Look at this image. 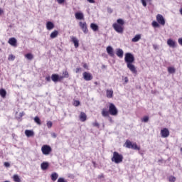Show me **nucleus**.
I'll use <instances>...</instances> for the list:
<instances>
[{
  "label": "nucleus",
  "mask_w": 182,
  "mask_h": 182,
  "mask_svg": "<svg viewBox=\"0 0 182 182\" xmlns=\"http://www.w3.org/2000/svg\"><path fill=\"white\" fill-rule=\"evenodd\" d=\"M46 80L47 82H50V76H47V77H46Z\"/></svg>",
  "instance_id": "47"
},
{
  "label": "nucleus",
  "mask_w": 182,
  "mask_h": 182,
  "mask_svg": "<svg viewBox=\"0 0 182 182\" xmlns=\"http://www.w3.org/2000/svg\"><path fill=\"white\" fill-rule=\"evenodd\" d=\"M25 134L27 137H33V136H35V132L32 130L26 129L25 131Z\"/></svg>",
  "instance_id": "16"
},
{
  "label": "nucleus",
  "mask_w": 182,
  "mask_h": 182,
  "mask_svg": "<svg viewBox=\"0 0 182 182\" xmlns=\"http://www.w3.org/2000/svg\"><path fill=\"white\" fill-rule=\"evenodd\" d=\"M58 177H59V175L58 174V173L56 172H53L52 174H51V180L53 181H56V180H58Z\"/></svg>",
  "instance_id": "27"
},
{
  "label": "nucleus",
  "mask_w": 182,
  "mask_h": 182,
  "mask_svg": "<svg viewBox=\"0 0 182 182\" xmlns=\"http://www.w3.org/2000/svg\"><path fill=\"white\" fill-rule=\"evenodd\" d=\"M141 39V34H136L132 39V42H139Z\"/></svg>",
  "instance_id": "22"
},
{
  "label": "nucleus",
  "mask_w": 182,
  "mask_h": 182,
  "mask_svg": "<svg viewBox=\"0 0 182 182\" xmlns=\"http://www.w3.org/2000/svg\"><path fill=\"white\" fill-rule=\"evenodd\" d=\"M51 136H52V137H53L54 139H56V137H57V135H56L55 133H52V134H51Z\"/></svg>",
  "instance_id": "48"
},
{
  "label": "nucleus",
  "mask_w": 182,
  "mask_h": 182,
  "mask_svg": "<svg viewBox=\"0 0 182 182\" xmlns=\"http://www.w3.org/2000/svg\"><path fill=\"white\" fill-rule=\"evenodd\" d=\"M123 159L124 157L122 154H119L117 151H114L111 160L112 163H115V164H120V163H123Z\"/></svg>",
  "instance_id": "3"
},
{
  "label": "nucleus",
  "mask_w": 182,
  "mask_h": 182,
  "mask_svg": "<svg viewBox=\"0 0 182 182\" xmlns=\"http://www.w3.org/2000/svg\"><path fill=\"white\" fill-rule=\"evenodd\" d=\"M168 73H176V69L174 68V67H168Z\"/></svg>",
  "instance_id": "33"
},
{
  "label": "nucleus",
  "mask_w": 182,
  "mask_h": 182,
  "mask_svg": "<svg viewBox=\"0 0 182 182\" xmlns=\"http://www.w3.org/2000/svg\"><path fill=\"white\" fill-rule=\"evenodd\" d=\"M124 82H125V83H128L129 82V78L127 77H124Z\"/></svg>",
  "instance_id": "49"
},
{
  "label": "nucleus",
  "mask_w": 182,
  "mask_h": 182,
  "mask_svg": "<svg viewBox=\"0 0 182 182\" xmlns=\"http://www.w3.org/2000/svg\"><path fill=\"white\" fill-rule=\"evenodd\" d=\"M109 114L110 112L107 111V109L106 108L102 109V115L103 116V117H109Z\"/></svg>",
  "instance_id": "24"
},
{
  "label": "nucleus",
  "mask_w": 182,
  "mask_h": 182,
  "mask_svg": "<svg viewBox=\"0 0 182 182\" xmlns=\"http://www.w3.org/2000/svg\"><path fill=\"white\" fill-rule=\"evenodd\" d=\"M127 149H132V150H140V146H137V144L133 143L129 140H127L126 143Z\"/></svg>",
  "instance_id": "4"
},
{
  "label": "nucleus",
  "mask_w": 182,
  "mask_h": 182,
  "mask_svg": "<svg viewBox=\"0 0 182 182\" xmlns=\"http://www.w3.org/2000/svg\"><path fill=\"white\" fill-rule=\"evenodd\" d=\"M83 68H85V69H87V64H86V63L84 64L83 65Z\"/></svg>",
  "instance_id": "52"
},
{
  "label": "nucleus",
  "mask_w": 182,
  "mask_h": 182,
  "mask_svg": "<svg viewBox=\"0 0 182 182\" xmlns=\"http://www.w3.org/2000/svg\"><path fill=\"white\" fill-rule=\"evenodd\" d=\"M63 79H65L63 75L62 76L58 75V82H61V80H63Z\"/></svg>",
  "instance_id": "43"
},
{
  "label": "nucleus",
  "mask_w": 182,
  "mask_h": 182,
  "mask_svg": "<svg viewBox=\"0 0 182 182\" xmlns=\"http://www.w3.org/2000/svg\"><path fill=\"white\" fill-rule=\"evenodd\" d=\"M109 112L111 116H117L118 113L117 108H116V106L113 103L109 104Z\"/></svg>",
  "instance_id": "7"
},
{
  "label": "nucleus",
  "mask_w": 182,
  "mask_h": 182,
  "mask_svg": "<svg viewBox=\"0 0 182 182\" xmlns=\"http://www.w3.org/2000/svg\"><path fill=\"white\" fill-rule=\"evenodd\" d=\"M51 80H53V82H54L55 83L59 82V75L58 74H53L51 75Z\"/></svg>",
  "instance_id": "21"
},
{
  "label": "nucleus",
  "mask_w": 182,
  "mask_h": 182,
  "mask_svg": "<svg viewBox=\"0 0 182 182\" xmlns=\"http://www.w3.org/2000/svg\"><path fill=\"white\" fill-rule=\"evenodd\" d=\"M79 26L82 29L83 33H85V35L89 33V29H87V23H86V21H80Z\"/></svg>",
  "instance_id": "6"
},
{
  "label": "nucleus",
  "mask_w": 182,
  "mask_h": 182,
  "mask_svg": "<svg viewBox=\"0 0 182 182\" xmlns=\"http://www.w3.org/2000/svg\"><path fill=\"white\" fill-rule=\"evenodd\" d=\"M8 59H9V60H15V55L11 54L9 55Z\"/></svg>",
  "instance_id": "39"
},
{
  "label": "nucleus",
  "mask_w": 182,
  "mask_h": 182,
  "mask_svg": "<svg viewBox=\"0 0 182 182\" xmlns=\"http://www.w3.org/2000/svg\"><path fill=\"white\" fill-rule=\"evenodd\" d=\"M167 45L170 46V48H176L177 43L174 41V40L169 38L167 40Z\"/></svg>",
  "instance_id": "12"
},
{
  "label": "nucleus",
  "mask_w": 182,
  "mask_h": 182,
  "mask_svg": "<svg viewBox=\"0 0 182 182\" xmlns=\"http://www.w3.org/2000/svg\"><path fill=\"white\" fill-rule=\"evenodd\" d=\"M4 167H11V164L9 162H4Z\"/></svg>",
  "instance_id": "41"
},
{
  "label": "nucleus",
  "mask_w": 182,
  "mask_h": 182,
  "mask_svg": "<svg viewBox=\"0 0 182 182\" xmlns=\"http://www.w3.org/2000/svg\"><path fill=\"white\" fill-rule=\"evenodd\" d=\"M161 137H164L166 139V137H168L170 136V131H168V129L167 128H164L163 129L161 130Z\"/></svg>",
  "instance_id": "10"
},
{
  "label": "nucleus",
  "mask_w": 182,
  "mask_h": 182,
  "mask_svg": "<svg viewBox=\"0 0 182 182\" xmlns=\"http://www.w3.org/2000/svg\"><path fill=\"white\" fill-rule=\"evenodd\" d=\"M34 122L37 123V124H41V119L38 117H34Z\"/></svg>",
  "instance_id": "36"
},
{
  "label": "nucleus",
  "mask_w": 182,
  "mask_h": 182,
  "mask_svg": "<svg viewBox=\"0 0 182 182\" xmlns=\"http://www.w3.org/2000/svg\"><path fill=\"white\" fill-rule=\"evenodd\" d=\"M2 14H4V10L0 9V15H2Z\"/></svg>",
  "instance_id": "54"
},
{
  "label": "nucleus",
  "mask_w": 182,
  "mask_h": 182,
  "mask_svg": "<svg viewBox=\"0 0 182 182\" xmlns=\"http://www.w3.org/2000/svg\"><path fill=\"white\" fill-rule=\"evenodd\" d=\"M58 182H68L63 178H59Z\"/></svg>",
  "instance_id": "44"
},
{
  "label": "nucleus",
  "mask_w": 182,
  "mask_h": 182,
  "mask_svg": "<svg viewBox=\"0 0 182 182\" xmlns=\"http://www.w3.org/2000/svg\"><path fill=\"white\" fill-rule=\"evenodd\" d=\"M141 122L144 123H147L149 122V116H145L141 119Z\"/></svg>",
  "instance_id": "35"
},
{
  "label": "nucleus",
  "mask_w": 182,
  "mask_h": 182,
  "mask_svg": "<svg viewBox=\"0 0 182 182\" xmlns=\"http://www.w3.org/2000/svg\"><path fill=\"white\" fill-rule=\"evenodd\" d=\"M124 52H123V50L121 48H117V51H116V55L117 56H118V58H119L120 59H122V58H123V55H124Z\"/></svg>",
  "instance_id": "15"
},
{
  "label": "nucleus",
  "mask_w": 182,
  "mask_h": 182,
  "mask_svg": "<svg viewBox=\"0 0 182 182\" xmlns=\"http://www.w3.org/2000/svg\"><path fill=\"white\" fill-rule=\"evenodd\" d=\"M63 76H64L65 78L69 77V73L68 72V70H64L63 72Z\"/></svg>",
  "instance_id": "34"
},
{
  "label": "nucleus",
  "mask_w": 182,
  "mask_h": 182,
  "mask_svg": "<svg viewBox=\"0 0 182 182\" xmlns=\"http://www.w3.org/2000/svg\"><path fill=\"white\" fill-rule=\"evenodd\" d=\"M58 35H59V31L55 30L50 33V37L51 38V39H55V38L58 37Z\"/></svg>",
  "instance_id": "25"
},
{
  "label": "nucleus",
  "mask_w": 182,
  "mask_h": 182,
  "mask_svg": "<svg viewBox=\"0 0 182 182\" xmlns=\"http://www.w3.org/2000/svg\"><path fill=\"white\" fill-rule=\"evenodd\" d=\"M79 105H80V102L79 100H75L73 102V105L75 106L76 107H77V106H79Z\"/></svg>",
  "instance_id": "40"
},
{
  "label": "nucleus",
  "mask_w": 182,
  "mask_h": 182,
  "mask_svg": "<svg viewBox=\"0 0 182 182\" xmlns=\"http://www.w3.org/2000/svg\"><path fill=\"white\" fill-rule=\"evenodd\" d=\"M154 48L156 49V47H155V46H154Z\"/></svg>",
  "instance_id": "57"
},
{
  "label": "nucleus",
  "mask_w": 182,
  "mask_h": 182,
  "mask_svg": "<svg viewBox=\"0 0 182 182\" xmlns=\"http://www.w3.org/2000/svg\"><path fill=\"white\" fill-rule=\"evenodd\" d=\"M25 58L28 60H32V59H33V55H32V53H27L25 55Z\"/></svg>",
  "instance_id": "30"
},
{
  "label": "nucleus",
  "mask_w": 182,
  "mask_h": 182,
  "mask_svg": "<svg viewBox=\"0 0 182 182\" xmlns=\"http://www.w3.org/2000/svg\"><path fill=\"white\" fill-rule=\"evenodd\" d=\"M13 179L15 182H21V178H19V176L18 175H14Z\"/></svg>",
  "instance_id": "32"
},
{
  "label": "nucleus",
  "mask_w": 182,
  "mask_h": 182,
  "mask_svg": "<svg viewBox=\"0 0 182 182\" xmlns=\"http://www.w3.org/2000/svg\"><path fill=\"white\" fill-rule=\"evenodd\" d=\"M181 152L182 153V147L181 148Z\"/></svg>",
  "instance_id": "56"
},
{
  "label": "nucleus",
  "mask_w": 182,
  "mask_h": 182,
  "mask_svg": "<svg viewBox=\"0 0 182 182\" xmlns=\"http://www.w3.org/2000/svg\"><path fill=\"white\" fill-rule=\"evenodd\" d=\"M58 4L60 5H62L65 2V0H57Z\"/></svg>",
  "instance_id": "46"
},
{
  "label": "nucleus",
  "mask_w": 182,
  "mask_h": 182,
  "mask_svg": "<svg viewBox=\"0 0 182 182\" xmlns=\"http://www.w3.org/2000/svg\"><path fill=\"white\" fill-rule=\"evenodd\" d=\"M71 41L74 43V46L75 48H79V40L77 39V38L72 36Z\"/></svg>",
  "instance_id": "13"
},
{
  "label": "nucleus",
  "mask_w": 182,
  "mask_h": 182,
  "mask_svg": "<svg viewBox=\"0 0 182 182\" xmlns=\"http://www.w3.org/2000/svg\"><path fill=\"white\" fill-rule=\"evenodd\" d=\"M0 96L1 97L5 98L6 97V91L4 89L0 90Z\"/></svg>",
  "instance_id": "28"
},
{
  "label": "nucleus",
  "mask_w": 182,
  "mask_h": 182,
  "mask_svg": "<svg viewBox=\"0 0 182 182\" xmlns=\"http://www.w3.org/2000/svg\"><path fill=\"white\" fill-rule=\"evenodd\" d=\"M141 2L143 6L146 7V6H147L146 2L150 4L151 2V0H141Z\"/></svg>",
  "instance_id": "31"
},
{
  "label": "nucleus",
  "mask_w": 182,
  "mask_h": 182,
  "mask_svg": "<svg viewBox=\"0 0 182 182\" xmlns=\"http://www.w3.org/2000/svg\"><path fill=\"white\" fill-rule=\"evenodd\" d=\"M75 19H77L78 21H82V19H84L85 18L83 13H81V12L75 13Z\"/></svg>",
  "instance_id": "14"
},
{
  "label": "nucleus",
  "mask_w": 182,
  "mask_h": 182,
  "mask_svg": "<svg viewBox=\"0 0 182 182\" xmlns=\"http://www.w3.org/2000/svg\"><path fill=\"white\" fill-rule=\"evenodd\" d=\"M80 70V68H76L75 72L76 73H78V72Z\"/></svg>",
  "instance_id": "53"
},
{
  "label": "nucleus",
  "mask_w": 182,
  "mask_h": 182,
  "mask_svg": "<svg viewBox=\"0 0 182 182\" xmlns=\"http://www.w3.org/2000/svg\"><path fill=\"white\" fill-rule=\"evenodd\" d=\"M156 21L159 25H161L162 26L166 25V19H164V17L161 14H158L156 16Z\"/></svg>",
  "instance_id": "8"
},
{
  "label": "nucleus",
  "mask_w": 182,
  "mask_h": 182,
  "mask_svg": "<svg viewBox=\"0 0 182 182\" xmlns=\"http://www.w3.org/2000/svg\"><path fill=\"white\" fill-rule=\"evenodd\" d=\"M53 126V123H52V121L47 122V127L48 129H50Z\"/></svg>",
  "instance_id": "38"
},
{
  "label": "nucleus",
  "mask_w": 182,
  "mask_h": 182,
  "mask_svg": "<svg viewBox=\"0 0 182 182\" xmlns=\"http://www.w3.org/2000/svg\"><path fill=\"white\" fill-rule=\"evenodd\" d=\"M124 25V21L122 18H118L117 23L112 24V28L117 32V33H123V31H124V27H123Z\"/></svg>",
  "instance_id": "2"
},
{
  "label": "nucleus",
  "mask_w": 182,
  "mask_h": 182,
  "mask_svg": "<svg viewBox=\"0 0 182 182\" xmlns=\"http://www.w3.org/2000/svg\"><path fill=\"white\" fill-rule=\"evenodd\" d=\"M83 79L86 80L87 82H89L90 80H92L93 79V75L87 72H84L82 74Z\"/></svg>",
  "instance_id": "9"
},
{
  "label": "nucleus",
  "mask_w": 182,
  "mask_h": 182,
  "mask_svg": "<svg viewBox=\"0 0 182 182\" xmlns=\"http://www.w3.org/2000/svg\"><path fill=\"white\" fill-rule=\"evenodd\" d=\"M41 151L44 156H49V154L52 153V147L49 145H43L41 147Z\"/></svg>",
  "instance_id": "5"
},
{
  "label": "nucleus",
  "mask_w": 182,
  "mask_h": 182,
  "mask_svg": "<svg viewBox=\"0 0 182 182\" xmlns=\"http://www.w3.org/2000/svg\"><path fill=\"white\" fill-rule=\"evenodd\" d=\"M16 43H17V41H16V38H11L9 39V43L11 46L16 47Z\"/></svg>",
  "instance_id": "18"
},
{
  "label": "nucleus",
  "mask_w": 182,
  "mask_h": 182,
  "mask_svg": "<svg viewBox=\"0 0 182 182\" xmlns=\"http://www.w3.org/2000/svg\"><path fill=\"white\" fill-rule=\"evenodd\" d=\"M153 28H160V24L159 21H154L151 23Z\"/></svg>",
  "instance_id": "29"
},
{
  "label": "nucleus",
  "mask_w": 182,
  "mask_h": 182,
  "mask_svg": "<svg viewBox=\"0 0 182 182\" xmlns=\"http://www.w3.org/2000/svg\"><path fill=\"white\" fill-rule=\"evenodd\" d=\"M90 4H95V0H87Z\"/></svg>",
  "instance_id": "51"
},
{
  "label": "nucleus",
  "mask_w": 182,
  "mask_h": 182,
  "mask_svg": "<svg viewBox=\"0 0 182 182\" xmlns=\"http://www.w3.org/2000/svg\"><path fill=\"white\" fill-rule=\"evenodd\" d=\"M105 177V176L103 175V173H101L100 175L98 176V178H103Z\"/></svg>",
  "instance_id": "50"
},
{
  "label": "nucleus",
  "mask_w": 182,
  "mask_h": 182,
  "mask_svg": "<svg viewBox=\"0 0 182 182\" xmlns=\"http://www.w3.org/2000/svg\"><path fill=\"white\" fill-rule=\"evenodd\" d=\"M90 28L94 32H97V31H99V26L95 23L90 24Z\"/></svg>",
  "instance_id": "20"
},
{
  "label": "nucleus",
  "mask_w": 182,
  "mask_h": 182,
  "mask_svg": "<svg viewBox=\"0 0 182 182\" xmlns=\"http://www.w3.org/2000/svg\"><path fill=\"white\" fill-rule=\"evenodd\" d=\"M92 126H94V127H99L100 124L97 122H95L92 123Z\"/></svg>",
  "instance_id": "42"
},
{
  "label": "nucleus",
  "mask_w": 182,
  "mask_h": 182,
  "mask_svg": "<svg viewBox=\"0 0 182 182\" xmlns=\"http://www.w3.org/2000/svg\"><path fill=\"white\" fill-rule=\"evenodd\" d=\"M178 43H179V45L182 46V38H179L178 39Z\"/></svg>",
  "instance_id": "45"
},
{
  "label": "nucleus",
  "mask_w": 182,
  "mask_h": 182,
  "mask_svg": "<svg viewBox=\"0 0 182 182\" xmlns=\"http://www.w3.org/2000/svg\"><path fill=\"white\" fill-rule=\"evenodd\" d=\"M109 122H113V120L112 119V117H109Z\"/></svg>",
  "instance_id": "55"
},
{
  "label": "nucleus",
  "mask_w": 182,
  "mask_h": 182,
  "mask_svg": "<svg viewBox=\"0 0 182 182\" xmlns=\"http://www.w3.org/2000/svg\"><path fill=\"white\" fill-rule=\"evenodd\" d=\"M53 28H55V24H53L52 21H48L46 23V28L48 29V31H52Z\"/></svg>",
  "instance_id": "17"
},
{
  "label": "nucleus",
  "mask_w": 182,
  "mask_h": 182,
  "mask_svg": "<svg viewBox=\"0 0 182 182\" xmlns=\"http://www.w3.org/2000/svg\"><path fill=\"white\" fill-rule=\"evenodd\" d=\"M79 117H80V122H86L87 119V116L85 112H81Z\"/></svg>",
  "instance_id": "19"
},
{
  "label": "nucleus",
  "mask_w": 182,
  "mask_h": 182,
  "mask_svg": "<svg viewBox=\"0 0 182 182\" xmlns=\"http://www.w3.org/2000/svg\"><path fill=\"white\" fill-rule=\"evenodd\" d=\"M106 95L108 99H112L113 97V90H107Z\"/></svg>",
  "instance_id": "23"
},
{
  "label": "nucleus",
  "mask_w": 182,
  "mask_h": 182,
  "mask_svg": "<svg viewBox=\"0 0 182 182\" xmlns=\"http://www.w3.org/2000/svg\"><path fill=\"white\" fill-rule=\"evenodd\" d=\"M124 62L127 63V67L132 73H137V69L133 64L134 63V55L130 53H127L124 57Z\"/></svg>",
  "instance_id": "1"
},
{
  "label": "nucleus",
  "mask_w": 182,
  "mask_h": 182,
  "mask_svg": "<svg viewBox=\"0 0 182 182\" xmlns=\"http://www.w3.org/2000/svg\"><path fill=\"white\" fill-rule=\"evenodd\" d=\"M107 53L111 57L114 58V50H113V47L109 46L107 47Z\"/></svg>",
  "instance_id": "11"
},
{
  "label": "nucleus",
  "mask_w": 182,
  "mask_h": 182,
  "mask_svg": "<svg viewBox=\"0 0 182 182\" xmlns=\"http://www.w3.org/2000/svg\"><path fill=\"white\" fill-rule=\"evenodd\" d=\"M42 170H47V168L49 167V163L48 162H43L41 165Z\"/></svg>",
  "instance_id": "26"
},
{
  "label": "nucleus",
  "mask_w": 182,
  "mask_h": 182,
  "mask_svg": "<svg viewBox=\"0 0 182 182\" xmlns=\"http://www.w3.org/2000/svg\"><path fill=\"white\" fill-rule=\"evenodd\" d=\"M168 181L170 182H176V177L171 176L168 177Z\"/></svg>",
  "instance_id": "37"
}]
</instances>
